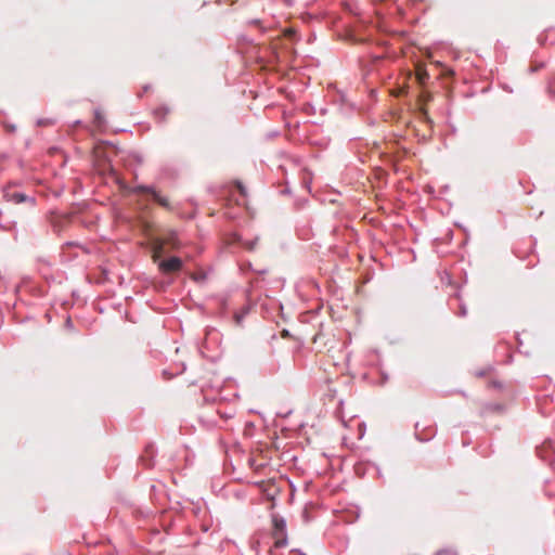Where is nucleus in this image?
Instances as JSON below:
<instances>
[{
    "label": "nucleus",
    "instance_id": "f257e3e1",
    "mask_svg": "<svg viewBox=\"0 0 555 555\" xmlns=\"http://www.w3.org/2000/svg\"><path fill=\"white\" fill-rule=\"evenodd\" d=\"M163 245L158 244L152 253V258L157 263L159 271L165 275H170L182 271L183 260L178 256L164 257Z\"/></svg>",
    "mask_w": 555,
    "mask_h": 555
},
{
    "label": "nucleus",
    "instance_id": "f03ea898",
    "mask_svg": "<svg viewBox=\"0 0 555 555\" xmlns=\"http://www.w3.org/2000/svg\"><path fill=\"white\" fill-rule=\"evenodd\" d=\"M119 185H120V189L125 192L132 193V194L147 195L159 206H162L168 210H172V206H171L170 202L166 197L162 196L151 185L139 184L135 186H129L126 182H120Z\"/></svg>",
    "mask_w": 555,
    "mask_h": 555
},
{
    "label": "nucleus",
    "instance_id": "7ed1b4c3",
    "mask_svg": "<svg viewBox=\"0 0 555 555\" xmlns=\"http://www.w3.org/2000/svg\"><path fill=\"white\" fill-rule=\"evenodd\" d=\"M272 530L274 547H284L287 544L286 521L279 515L272 516Z\"/></svg>",
    "mask_w": 555,
    "mask_h": 555
},
{
    "label": "nucleus",
    "instance_id": "20e7f679",
    "mask_svg": "<svg viewBox=\"0 0 555 555\" xmlns=\"http://www.w3.org/2000/svg\"><path fill=\"white\" fill-rule=\"evenodd\" d=\"M4 197L8 202H12L14 204L27 203L31 207L36 205V197L28 196L25 193L18 191L5 190Z\"/></svg>",
    "mask_w": 555,
    "mask_h": 555
},
{
    "label": "nucleus",
    "instance_id": "39448f33",
    "mask_svg": "<svg viewBox=\"0 0 555 555\" xmlns=\"http://www.w3.org/2000/svg\"><path fill=\"white\" fill-rule=\"evenodd\" d=\"M436 435V428L434 426L423 427L421 429L420 424L415 425V437L421 442H426L431 440Z\"/></svg>",
    "mask_w": 555,
    "mask_h": 555
},
{
    "label": "nucleus",
    "instance_id": "423d86ee",
    "mask_svg": "<svg viewBox=\"0 0 555 555\" xmlns=\"http://www.w3.org/2000/svg\"><path fill=\"white\" fill-rule=\"evenodd\" d=\"M158 244L163 245V254H165V246H169L171 249H178L180 247V242L175 232L170 233V235L164 240H162V238L154 240L152 250Z\"/></svg>",
    "mask_w": 555,
    "mask_h": 555
},
{
    "label": "nucleus",
    "instance_id": "0eeeda50",
    "mask_svg": "<svg viewBox=\"0 0 555 555\" xmlns=\"http://www.w3.org/2000/svg\"><path fill=\"white\" fill-rule=\"evenodd\" d=\"M538 455L544 460L550 461L551 460V453L554 452V444L552 440H545L543 444L537 449Z\"/></svg>",
    "mask_w": 555,
    "mask_h": 555
},
{
    "label": "nucleus",
    "instance_id": "6e6552de",
    "mask_svg": "<svg viewBox=\"0 0 555 555\" xmlns=\"http://www.w3.org/2000/svg\"><path fill=\"white\" fill-rule=\"evenodd\" d=\"M250 309H251V305L247 304L240 311H236L233 314V320L236 325H238V326L242 325L244 318L249 313Z\"/></svg>",
    "mask_w": 555,
    "mask_h": 555
},
{
    "label": "nucleus",
    "instance_id": "1a4fd4ad",
    "mask_svg": "<svg viewBox=\"0 0 555 555\" xmlns=\"http://www.w3.org/2000/svg\"><path fill=\"white\" fill-rule=\"evenodd\" d=\"M155 455V449L154 446L150 444L145 449V454L140 457V460L143 462V464L146 467H151L153 465V457Z\"/></svg>",
    "mask_w": 555,
    "mask_h": 555
},
{
    "label": "nucleus",
    "instance_id": "9d476101",
    "mask_svg": "<svg viewBox=\"0 0 555 555\" xmlns=\"http://www.w3.org/2000/svg\"><path fill=\"white\" fill-rule=\"evenodd\" d=\"M236 242L244 246L247 250H254L257 245L258 237H255L251 241H244L241 236H237Z\"/></svg>",
    "mask_w": 555,
    "mask_h": 555
},
{
    "label": "nucleus",
    "instance_id": "9b49d317",
    "mask_svg": "<svg viewBox=\"0 0 555 555\" xmlns=\"http://www.w3.org/2000/svg\"><path fill=\"white\" fill-rule=\"evenodd\" d=\"M169 113V108L166 105H162L154 109V115L158 120H164L167 114Z\"/></svg>",
    "mask_w": 555,
    "mask_h": 555
},
{
    "label": "nucleus",
    "instance_id": "f8f14e48",
    "mask_svg": "<svg viewBox=\"0 0 555 555\" xmlns=\"http://www.w3.org/2000/svg\"><path fill=\"white\" fill-rule=\"evenodd\" d=\"M94 124L98 128H102L105 125V118L99 108L94 109Z\"/></svg>",
    "mask_w": 555,
    "mask_h": 555
},
{
    "label": "nucleus",
    "instance_id": "ddd939ff",
    "mask_svg": "<svg viewBox=\"0 0 555 555\" xmlns=\"http://www.w3.org/2000/svg\"><path fill=\"white\" fill-rule=\"evenodd\" d=\"M283 35L285 38H287L291 41H297L299 39V36L297 31L293 28H286L283 30Z\"/></svg>",
    "mask_w": 555,
    "mask_h": 555
},
{
    "label": "nucleus",
    "instance_id": "4468645a",
    "mask_svg": "<svg viewBox=\"0 0 555 555\" xmlns=\"http://www.w3.org/2000/svg\"><path fill=\"white\" fill-rule=\"evenodd\" d=\"M218 307H219V312L220 314L222 315H225L227 314V311H228V308H229V301L227 298L224 297H220L218 299Z\"/></svg>",
    "mask_w": 555,
    "mask_h": 555
},
{
    "label": "nucleus",
    "instance_id": "2eb2a0df",
    "mask_svg": "<svg viewBox=\"0 0 555 555\" xmlns=\"http://www.w3.org/2000/svg\"><path fill=\"white\" fill-rule=\"evenodd\" d=\"M248 24L250 25H255L257 27H259V29L262 31V33H266L267 31V28L262 26V22L260 20H250L248 22Z\"/></svg>",
    "mask_w": 555,
    "mask_h": 555
},
{
    "label": "nucleus",
    "instance_id": "dca6fc26",
    "mask_svg": "<svg viewBox=\"0 0 555 555\" xmlns=\"http://www.w3.org/2000/svg\"><path fill=\"white\" fill-rule=\"evenodd\" d=\"M218 413H219L220 417L223 420H229L233 416V411H229V412L218 411Z\"/></svg>",
    "mask_w": 555,
    "mask_h": 555
},
{
    "label": "nucleus",
    "instance_id": "f3484780",
    "mask_svg": "<svg viewBox=\"0 0 555 555\" xmlns=\"http://www.w3.org/2000/svg\"><path fill=\"white\" fill-rule=\"evenodd\" d=\"M383 60L380 55H371V64L374 66Z\"/></svg>",
    "mask_w": 555,
    "mask_h": 555
},
{
    "label": "nucleus",
    "instance_id": "a211bd4d",
    "mask_svg": "<svg viewBox=\"0 0 555 555\" xmlns=\"http://www.w3.org/2000/svg\"><path fill=\"white\" fill-rule=\"evenodd\" d=\"M51 124H52L51 119L40 118V119L37 120V125L38 126H48V125H51Z\"/></svg>",
    "mask_w": 555,
    "mask_h": 555
},
{
    "label": "nucleus",
    "instance_id": "6ab92c4d",
    "mask_svg": "<svg viewBox=\"0 0 555 555\" xmlns=\"http://www.w3.org/2000/svg\"><path fill=\"white\" fill-rule=\"evenodd\" d=\"M428 78V74L426 72H421L417 75V79L420 82H424Z\"/></svg>",
    "mask_w": 555,
    "mask_h": 555
},
{
    "label": "nucleus",
    "instance_id": "aec40b11",
    "mask_svg": "<svg viewBox=\"0 0 555 555\" xmlns=\"http://www.w3.org/2000/svg\"><path fill=\"white\" fill-rule=\"evenodd\" d=\"M457 314H459L460 317H465V315L467 314V310H466L465 305H463V304H462V305L460 306V311H459V313H457Z\"/></svg>",
    "mask_w": 555,
    "mask_h": 555
},
{
    "label": "nucleus",
    "instance_id": "412c9836",
    "mask_svg": "<svg viewBox=\"0 0 555 555\" xmlns=\"http://www.w3.org/2000/svg\"><path fill=\"white\" fill-rule=\"evenodd\" d=\"M65 327L68 328V330H73L74 328L73 321H72V319L69 317L65 321Z\"/></svg>",
    "mask_w": 555,
    "mask_h": 555
},
{
    "label": "nucleus",
    "instance_id": "4be33fe9",
    "mask_svg": "<svg viewBox=\"0 0 555 555\" xmlns=\"http://www.w3.org/2000/svg\"><path fill=\"white\" fill-rule=\"evenodd\" d=\"M193 279L195 281H204L206 279V274L205 273H201L198 275L193 276Z\"/></svg>",
    "mask_w": 555,
    "mask_h": 555
},
{
    "label": "nucleus",
    "instance_id": "5701e85b",
    "mask_svg": "<svg viewBox=\"0 0 555 555\" xmlns=\"http://www.w3.org/2000/svg\"><path fill=\"white\" fill-rule=\"evenodd\" d=\"M380 377H382V379H380V385L386 384V382L388 380V375H387L386 373H384V372H383V373L380 374Z\"/></svg>",
    "mask_w": 555,
    "mask_h": 555
},
{
    "label": "nucleus",
    "instance_id": "b1692460",
    "mask_svg": "<svg viewBox=\"0 0 555 555\" xmlns=\"http://www.w3.org/2000/svg\"><path fill=\"white\" fill-rule=\"evenodd\" d=\"M238 190H240L241 194H243V195L246 192L245 186L241 182L238 183Z\"/></svg>",
    "mask_w": 555,
    "mask_h": 555
},
{
    "label": "nucleus",
    "instance_id": "393cba45",
    "mask_svg": "<svg viewBox=\"0 0 555 555\" xmlns=\"http://www.w3.org/2000/svg\"><path fill=\"white\" fill-rule=\"evenodd\" d=\"M259 544H260L259 541H256V542L253 543V546H251L253 550H255L257 553H258Z\"/></svg>",
    "mask_w": 555,
    "mask_h": 555
},
{
    "label": "nucleus",
    "instance_id": "a878e982",
    "mask_svg": "<svg viewBox=\"0 0 555 555\" xmlns=\"http://www.w3.org/2000/svg\"><path fill=\"white\" fill-rule=\"evenodd\" d=\"M255 272L259 275H263L267 273V270L266 269H261V270H255Z\"/></svg>",
    "mask_w": 555,
    "mask_h": 555
},
{
    "label": "nucleus",
    "instance_id": "bb28decb",
    "mask_svg": "<svg viewBox=\"0 0 555 555\" xmlns=\"http://www.w3.org/2000/svg\"><path fill=\"white\" fill-rule=\"evenodd\" d=\"M151 89V85H145L143 87V92H147Z\"/></svg>",
    "mask_w": 555,
    "mask_h": 555
},
{
    "label": "nucleus",
    "instance_id": "cd10ccee",
    "mask_svg": "<svg viewBox=\"0 0 555 555\" xmlns=\"http://www.w3.org/2000/svg\"><path fill=\"white\" fill-rule=\"evenodd\" d=\"M444 553H447V551L446 550H441V551L437 552L436 555H442Z\"/></svg>",
    "mask_w": 555,
    "mask_h": 555
},
{
    "label": "nucleus",
    "instance_id": "c85d7f7f",
    "mask_svg": "<svg viewBox=\"0 0 555 555\" xmlns=\"http://www.w3.org/2000/svg\"><path fill=\"white\" fill-rule=\"evenodd\" d=\"M485 374H486V372H485V371H480L477 375H478V376H483Z\"/></svg>",
    "mask_w": 555,
    "mask_h": 555
},
{
    "label": "nucleus",
    "instance_id": "c756f323",
    "mask_svg": "<svg viewBox=\"0 0 555 555\" xmlns=\"http://www.w3.org/2000/svg\"><path fill=\"white\" fill-rule=\"evenodd\" d=\"M288 192H289L288 189H285V190L282 191L283 194H286Z\"/></svg>",
    "mask_w": 555,
    "mask_h": 555
},
{
    "label": "nucleus",
    "instance_id": "7c9ffc66",
    "mask_svg": "<svg viewBox=\"0 0 555 555\" xmlns=\"http://www.w3.org/2000/svg\"><path fill=\"white\" fill-rule=\"evenodd\" d=\"M246 269H250L251 270V263L250 262L246 266Z\"/></svg>",
    "mask_w": 555,
    "mask_h": 555
},
{
    "label": "nucleus",
    "instance_id": "2f4dec72",
    "mask_svg": "<svg viewBox=\"0 0 555 555\" xmlns=\"http://www.w3.org/2000/svg\"><path fill=\"white\" fill-rule=\"evenodd\" d=\"M246 269H250L251 270V263L250 262L246 266Z\"/></svg>",
    "mask_w": 555,
    "mask_h": 555
}]
</instances>
